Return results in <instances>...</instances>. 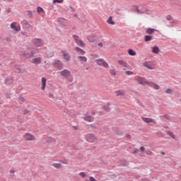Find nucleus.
<instances>
[{
  "instance_id": "nucleus-1",
  "label": "nucleus",
  "mask_w": 181,
  "mask_h": 181,
  "mask_svg": "<svg viewBox=\"0 0 181 181\" xmlns=\"http://www.w3.org/2000/svg\"><path fill=\"white\" fill-rule=\"evenodd\" d=\"M37 50V49H36L35 47L28 48L27 50H25L23 53V57H25V59H33V57H34L35 54H36Z\"/></svg>"
},
{
  "instance_id": "nucleus-2",
  "label": "nucleus",
  "mask_w": 181,
  "mask_h": 181,
  "mask_svg": "<svg viewBox=\"0 0 181 181\" xmlns=\"http://www.w3.org/2000/svg\"><path fill=\"white\" fill-rule=\"evenodd\" d=\"M60 76L66 78L69 83L73 82V78H71V72L69 69H63L59 72Z\"/></svg>"
},
{
  "instance_id": "nucleus-3",
  "label": "nucleus",
  "mask_w": 181,
  "mask_h": 181,
  "mask_svg": "<svg viewBox=\"0 0 181 181\" xmlns=\"http://www.w3.org/2000/svg\"><path fill=\"white\" fill-rule=\"evenodd\" d=\"M21 25L23 26V29H24V30H27L28 32H30V30L33 29L32 25H30V24H29V22H28V21L26 20H23L21 21Z\"/></svg>"
},
{
  "instance_id": "nucleus-4",
  "label": "nucleus",
  "mask_w": 181,
  "mask_h": 181,
  "mask_svg": "<svg viewBox=\"0 0 181 181\" xmlns=\"http://www.w3.org/2000/svg\"><path fill=\"white\" fill-rule=\"evenodd\" d=\"M136 81L140 84V86H145V84H147V86H149L151 83V81H147L145 79V78H142L141 76H137L136 77Z\"/></svg>"
},
{
  "instance_id": "nucleus-5",
  "label": "nucleus",
  "mask_w": 181,
  "mask_h": 181,
  "mask_svg": "<svg viewBox=\"0 0 181 181\" xmlns=\"http://www.w3.org/2000/svg\"><path fill=\"white\" fill-rule=\"evenodd\" d=\"M86 139L87 142L94 143L97 141V136L93 134H88L86 135Z\"/></svg>"
},
{
  "instance_id": "nucleus-6",
  "label": "nucleus",
  "mask_w": 181,
  "mask_h": 181,
  "mask_svg": "<svg viewBox=\"0 0 181 181\" xmlns=\"http://www.w3.org/2000/svg\"><path fill=\"white\" fill-rule=\"evenodd\" d=\"M33 43L35 47H42L45 45L43 40L40 38H35L33 40Z\"/></svg>"
},
{
  "instance_id": "nucleus-7",
  "label": "nucleus",
  "mask_w": 181,
  "mask_h": 181,
  "mask_svg": "<svg viewBox=\"0 0 181 181\" xmlns=\"http://www.w3.org/2000/svg\"><path fill=\"white\" fill-rule=\"evenodd\" d=\"M73 37L78 46H81V47H84L86 46V44L83 42V40L80 39V37L77 35H73Z\"/></svg>"
},
{
  "instance_id": "nucleus-8",
  "label": "nucleus",
  "mask_w": 181,
  "mask_h": 181,
  "mask_svg": "<svg viewBox=\"0 0 181 181\" xmlns=\"http://www.w3.org/2000/svg\"><path fill=\"white\" fill-rule=\"evenodd\" d=\"M11 29L14 30L16 33H18V32H21V25H18V23H12L10 25Z\"/></svg>"
},
{
  "instance_id": "nucleus-9",
  "label": "nucleus",
  "mask_w": 181,
  "mask_h": 181,
  "mask_svg": "<svg viewBox=\"0 0 181 181\" xmlns=\"http://www.w3.org/2000/svg\"><path fill=\"white\" fill-rule=\"evenodd\" d=\"M95 62L97 64H98V66H103L105 69H107V67H109L108 63H107V62H105L103 59H96Z\"/></svg>"
},
{
  "instance_id": "nucleus-10",
  "label": "nucleus",
  "mask_w": 181,
  "mask_h": 181,
  "mask_svg": "<svg viewBox=\"0 0 181 181\" xmlns=\"http://www.w3.org/2000/svg\"><path fill=\"white\" fill-rule=\"evenodd\" d=\"M61 54L63 56V59L66 62H70V59H71L70 54L69 52H67V51L62 50V51H61Z\"/></svg>"
},
{
  "instance_id": "nucleus-11",
  "label": "nucleus",
  "mask_w": 181,
  "mask_h": 181,
  "mask_svg": "<svg viewBox=\"0 0 181 181\" xmlns=\"http://www.w3.org/2000/svg\"><path fill=\"white\" fill-rule=\"evenodd\" d=\"M24 139H25V141H35V139H36V138L33 134H31L30 133H26L24 135Z\"/></svg>"
},
{
  "instance_id": "nucleus-12",
  "label": "nucleus",
  "mask_w": 181,
  "mask_h": 181,
  "mask_svg": "<svg viewBox=\"0 0 181 181\" xmlns=\"http://www.w3.org/2000/svg\"><path fill=\"white\" fill-rule=\"evenodd\" d=\"M83 119L86 121V122H93L94 121V117L89 115L88 114L84 115Z\"/></svg>"
},
{
  "instance_id": "nucleus-13",
  "label": "nucleus",
  "mask_w": 181,
  "mask_h": 181,
  "mask_svg": "<svg viewBox=\"0 0 181 181\" xmlns=\"http://www.w3.org/2000/svg\"><path fill=\"white\" fill-rule=\"evenodd\" d=\"M142 121H144V122H146V124H151V122L152 124H156V121H155V119H152V118H149V117H141Z\"/></svg>"
},
{
  "instance_id": "nucleus-14",
  "label": "nucleus",
  "mask_w": 181,
  "mask_h": 181,
  "mask_svg": "<svg viewBox=\"0 0 181 181\" xmlns=\"http://www.w3.org/2000/svg\"><path fill=\"white\" fill-rule=\"evenodd\" d=\"M53 65L56 69H58V70H62L63 69V64L60 61H57Z\"/></svg>"
},
{
  "instance_id": "nucleus-15",
  "label": "nucleus",
  "mask_w": 181,
  "mask_h": 181,
  "mask_svg": "<svg viewBox=\"0 0 181 181\" xmlns=\"http://www.w3.org/2000/svg\"><path fill=\"white\" fill-rule=\"evenodd\" d=\"M115 93L117 97H124V95L125 94L124 90H116Z\"/></svg>"
},
{
  "instance_id": "nucleus-16",
  "label": "nucleus",
  "mask_w": 181,
  "mask_h": 181,
  "mask_svg": "<svg viewBox=\"0 0 181 181\" xmlns=\"http://www.w3.org/2000/svg\"><path fill=\"white\" fill-rule=\"evenodd\" d=\"M41 90H42V91H45V89L46 88V78L42 77L41 79Z\"/></svg>"
},
{
  "instance_id": "nucleus-17",
  "label": "nucleus",
  "mask_w": 181,
  "mask_h": 181,
  "mask_svg": "<svg viewBox=\"0 0 181 181\" xmlns=\"http://www.w3.org/2000/svg\"><path fill=\"white\" fill-rule=\"evenodd\" d=\"M32 63L36 65L40 64V63H42V59L40 57L34 58L32 59Z\"/></svg>"
},
{
  "instance_id": "nucleus-18",
  "label": "nucleus",
  "mask_w": 181,
  "mask_h": 181,
  "mask_svg": "<svg viewBox=\"0 0 181 181\" xmlns=\"http://www.w3.org/2000/svg\"><path fill=\"white\" fill-rule=\"evenodd\" d=\"M54 142V139L53 138H47L44 141L45 145H50V144Z\"/></svg>"
},
{
  "instance_id": "nucleus-19",
  "label": "nucleus",
  "mask_w": 181,
  "mask_h": 181,
  "mask_svg": "<svg viewBox=\"0 0 181 181\" xmlns=\"http://www.w3.org/2000/svg\"><path fill=\"white\" fill-rule=\"evenodd\" d=\"M77 59L78 60V62H80V63H87V57H86L78 56L77 57Z\"/></svg>"
},
{
  "instance_id": "nucleus-20",
  "label": "nucleus",
  "mask_w": 181,
  "mask_h": 181,
  "mask_svg": "<svg viewBox=\"0 0 181 181\" xmlns=\"http://www.w3.org/2000/svg\"><path fill=\"white\" fill-rule=\"evenodd\" d=\"M117 63H118V64H119L120 66H122L123 67L128 68V64L124 60L119 59L117 62Z\"/></svg>"
},
{
  "instance_id": "nucleus-21",
  "label": "nucleus",
  "mask_w": 181,
  "mask_h": 181,
  "mask_svg": "<svg viewBox=\"0 0 181 181\" xmlns=\"http://www.w3.org/2000/svg\"><path fill=\"white\" fill-rule=\"evenodd\" d=\"M151 84H148V86H150L151 87H153V88H155V90H159V88H160V86H159V85L153 83V82H151Z\"/></svg>"
},
{
  "instance_id": "nucleus-22",
  "label": "nucleus",
  "mask_w": 181,
  "mask_h": 181,
  "mask_svg": "<svg viewBox=\"0 0 181 181\" xmlns=\"http://www.w3.org/2000/svg\"><path fill=\"white\" fill-rule=\"evenodd\" d=\"M103 110L106 112H110L111 108H110V103H107L105 106H103Z\"/></svg>"
},
{
  "instance_id": "nucleus-23",
  "label": "nucleus",
  "mask_w": 181,
  "mask_h": 181,
  "mask_svg": "<svg viewBox=\"0 0 181 181\" xmlns=\"http://www.w3.org/2000/svg\"><path fill=\"white\" fill-rule=\"evenodd\" d=\"M47 95L50 99V101H56V97H54L53 93H47Z\"/></svg>"
},
{
  "instance_id": "nucleus-24",
  "label": "nucleus",
  "mask_w": 181,
  "mask_h": 181,
  "mask_svg": "<svg viewBox=\"0 0 181 181\" xmlns=\"http://www.w3.org/2000/svg\"><path fill=\"white\" fill-rule=\"evenodd\" d=\"M156 30L153 28H147L146 30V33H147V35H152V33H154Z\"/></svg>"
},
{
  "instance_id": "nucleus-25",
  "label": "nucleus",
  "mask_w": 181,
  "mask_h": 181,
  "mask_svg": "<svg viewBox=\"0 0 181 181\" xmlns=\"http://www.w3.org/2000/svg\"><path fill=\"white\" fill-rule=\"evenodd\" d=\"M153 39V36L152 35H146L144 37L145 42H151Z\"/></svg>"
},
{
  "instance_id": "nucleus-26",
  "label": "nucleus",
  "mask_w": 181,
  "mask_h": 181,
  "mask_svg": "<svg viewBox=\"0 0 181 181\" xmlns=\"http://www.w3.org/2000/svg\"><path fill=\"white\" fill-rule=\"evenodd\" d=\"M107 23L109 25H115V22L112 21V16H110L107 21Z\"/></svg>"
},
{
  "instance_id": "nucleus-27",
  "label": "nucleus",
  "mask_w": 181,
  "mask_h": 181,
  "mask_svg": "<svg viewBox=\"0 0 181 181\" xmlns=\"http://www.w3.org/2000/svg\"><path fill=\"white\" fill-rule=\"evenodd\" d=\"M74 50H76V52H79V53L82 54H86V51L83 49H81L80 47H76L74 48Z\"/></svg>"
},
{
  "instance_id": "nucleus-28",
  "label": "nucleus",
  "mask_w": 181,
  "mask_h": 181,
  "mask_svg": "<svg viewBox=\"0 0 181 181\" xmlns=\"http://www.w3.org/2000/svg\"><path fill=\"white\" fill-rule=\"evenodd\" d=\"M159 52H160L159 47H153L152 48V53H154L155 54H158V53H159Z\"/></svg>"
},
{
  "instance_id": "nucleus-29",
  "label": "nucleus",
  "mask_w": 181,
  "mask_h": 181,
  "mask_svg": "<svg viewBox=\"0 0 181 181\" xmlns=\"http://www.w3.org/2000/svg\"><path fill=\"white\" fill-rule=\"evenodd\" d=\"M143 65L144 66V67H146V69H148L149 70H153V68H152V66L149 64L148 62H146L143 64Z\"/></svg>"
},
{
  "instance_id": "nucleus-30",
  "label": "nucleus",
  "mask_w": 181,
  "mask_h": 181,
  "mask_svg": "<svg viewBox=\"0 0 181 181\" xmlns=\"http://www.w3.org/2000/svg\"><path fill=\"white\" fill-rule=\"evenodd\" d=\"M129 56H136V52L134 51L132 49L128 50Z\"/></svg>"
},
{
  "instance_id": "nucleus-31",
  "label": "nucleus",
  "mask_w": 181,
  "mask_h": 181,
  "mask_svg": "<svg viewBox=\"0 0 181 181\" xmlns=\"http://www.w3.org/2000/svg\"><path fill=\"white\" fill-rule=\"evenodd\" d=\"M52 166L55 168V169H62V163H53Z\"/></svg>"
},
{
  "instance_id": "nucleus-32",
  "label": "nucleus",
  "mask_w": 181,
  "mask_h": 181,
  "mask_svg": "<svg viewBox=\"0 0 181 181\" xmlns=\"http://www.w3.org/2000/svg\"><path fill=\"white\" fill-rule=\"evenodd\" d=\"M65 118L68 122H71V121H73V117H71V116H70V115H66L65 116Z\"/></svg>"
},
{
  "instance_id": "nucleus-33",
  "label": "nucleus",
  "mask_w": 181,
  "mask_h": 181,
  "mask_svg": "<svg viewBox=\"0 0 181 181\" xmlns=\"http://www.w3.org/2000/svg\"><path fill=\"white\" fill-rule=\"evenodd\" d=\"M13 83V79L12 78H7L5 81V84H12Z\"/></svg>"
},
{
  "instance_id": "nucleus-34",
  "label": "nucleus",
  "mask_w": 181,
  "mask_h": 181,
  "mask_svg": "<svg viewBox=\"0 0 181 181\" xmlns=\"http://www.w3.org/2000/svg\"><path fill=\"white\" fill-rule=\"evenodd\" d=\"M166 94H173V90L172 88H168L167 90L165 91Z\"/></svg>"
},
{
  "instance_id": "nucleus-35",
  "label": "nucleus",
  "mask_w": 181,
  "mask_h": 181,
  "mask_svg": "<svg viewBox=\"0 0 181 181\" xmlns=\"http://www.w3.org/2000/svg\"><path fill=\"white\" fill-rule=\"evenodd\" d=\"M167 134L169 135V136H171V138H173V139H175V134H173V132L168 131Z\"/></svg>"
},
{
  "instance_id": "nucleus-36",
  "label": "nucleus",
  "mask_w": 181,
  "mask_h": 181,
  "mask_svg": "<svg viewBox=\"0 0 181 181\" xmlns=\"http://www.w3.org/2000/svg\"><path fill=\"white\" fill-rule=\"evenodd\" d=\"M136 12L139 14L141 13H145V9L144 8H141V9H139V8H136Z\"/></svg>"
},
{
  "instance_id": "nucleus-37",
  "label": "nucleus",
  "mask_w": 181,
  "mask_h": 181,
  "mask_svg": "<svg viewBox=\"0 0 181 181\" xmlns=\"http://www.w3.org/2000/svg\"><path fill=\"white\" fill-rule=\"evenodd\" d=\"M25 13L28 18H32V16H33V13L30 11H26Z\"/></svg>"
},
{
  "instance_id": "nucleus-38",
  "label": "nucleus",
  "mask_w": 181,
  "mask_h": 181,
  "mask_svg": "<svg viewBox=\"0 0 181 181\" xmlns=\"http://www.w3.org/2000/svg\"><path fill=\"white\" fill-rule=\"evenodd\" d=\"M163 117L165 118V119H167L168 121H170L172 119V117H170V116L168 115H164Z\"/></svg>"
},
{
  "instance_id": "nucleus-39",
  "label": "nucleus",
  "mask_w": 181,
  "mask_h": 181,
  "mask_svg": "<svg viewBox=\"0 0 181 181\" xmlns=\"http://www.w3.org/2000/svg\"><path fill=\"white\" fill-rule=\"evenodd\" d=\"M110 73L112 76H117V72H115L114 69H110Z\"/></svg>"
},
{
  "instance_id": "nucleus-40",
  "label": "nucleus",
  "mask_w": 181,
  "mask_h": 181,
  "mask_svg": "<svg viewBox=\"0 0 181 181\" xmlns=\"http://www.w3.org/2000/svg\"><path fill=\"white\" fill-rule=\"evenodd\" d=\"M37 12L40 13V12H43V8L42 7H37Z\"/></svg>"
},
{
  "instance_id": "nucleus-41",
  "label": "nucleus",
  "mask_w": 181,
  "mask_h": 181,
  "mask_svg": "<svg viewBox=\"0 0 181 181\" xmlns=\"http://www.w3.org/2000/svg\"><path fill=\"white\" fill-rule=\"evenodd\" d=\"M79 176H81V177H86V173H84V172H81L80 173H79Z\"/></svg>"
},
{
  "instance_id": "nucleus-42",
  "label": "nucleus",
  "mask_w": 181,
  "mask_h": 181,
  "mask_svg": "<svg viewBox=\"0 0 181 181\" xmlns=\"http://www.w3.org/2000/svg\"><path fill=\"white\" fill-rule=\"evenodd\" d=\"M125 74H127V76H131V74H134V72L131 71H127L125 72Z\"/></svg>"
},
{
  "instance_id": "nucleus-43",
  "label": "nucleus",
  "mask_w": 181,
  "mask_h": 181,
  "mask_svg": "<svg viewBox=\"0 0 181 181\" xmlns=\"http://www.w3.org/2000/svg\"><path fill=\"white\" fill-rule=\"evenodd\" d=\"M29 112H30V110H25L23 111V114L24 115H26L27 114H29Z\"/></svg>"
},
{
  "instance_id": "nucleus-44",
  "label": "nucleus",
  "mask_w": 181,
  "mask_h": 181,
  "mask_svg": "<svg viewBox=\"0 0 181 181\" xmlns=\"http://www.w3.org/2000/svg\"><path fill=\"white\" fill-rule=\"evenodd\" d=\"M56 2H58V4H62L63 0H53V4H56Z\"/></svg>"
},
{
  "instance_id": "nucleus-45",
  "label": "nucleus",
  "mask_w": 181,
  "mask_h": 181,
  "mask_svg": "<svg viewBox=\"0 0 181 181\" xmlns=\"http://www.w3.org/2000/svg\"><path fill=\"white\" fill-rule=\"evenodd\" d=\"M18 99L20 100V101H21V103H25V98L20 96Z\"/></svg>"
},
{
  "instance_id": "nucleus-46",
  "label": "nucleus",
  "mask_w": 181,
  "mask_h": 181,
  "mask_svg": "<svg viewBox=\"0 0 181 181\" xmlns=\"http://www.w3.org/2000/svg\"><path fill=\"white\" fill-rule=\"evenodd\" d=\"M17 70H18V73H23V70H22V69H21V67H18Z\"/></svg>"
},
{
  "instance_id": "nucleus-47",
  "label": "nucleus",
  "mask_w": 181,
  "mask_h": 181,
  "mask_svg": "<svg viewBox=\"0 0 181 181\" xmlns=\"http://www.w3.org/2000/svg\"><path fill=\"white\" fill-rule=\"evenodd\" d=\"M22 35H23V36H26V37H29V35H28V33H26V32H23V33H22Z\"/></svg>"
},
{
  "instance_id": "nucleus-48",
  "label": "nucleus",
  "mask_w": 181,
  "mask_h": 181,
  "mask_svg": "<svg viewBox=\"0 0 181 181\" xmlns=\"http://www.w3.org/2000/svg\"><path fill=\"white\" fill-rule=\"evenodd\" d=\"M72 128L74 131H78V126H73Z\"/></svg>"
},
{
  "instance_id": "nucleus-49",
  "label": "nucleus",
  "mask_w": 181,
  "mask_h": 181,
  "mask_svg": "<svg viewBox=\"0 0 181 181\" xmlns=\"http://www.w3.org/2000/svg\"><path fill=\"white\" fill-rule=\"evenodd\" d=\"M140 151L144 153V152H145V147L144 146L140 147Z\"/></svg>"
},
{
  "instance_id": "nucleus-50",
  "label": "nucleus",
  "mask_w": 181,
  "mask_h": 181,
  "mask_svg": "<svg viewBox=\"0 0 181 181\" xmlns=\"http://www.w3.org/2000/svg\"><path fill=\"white\" fill-rule=\"evenodd\" d=\"M146 152V155H152V153H152V151H145Z\"/></svg>"
},
{
  "instance_id": "nucleus-51",
  "label": "nucleus",
  "mask_w": 181,
  "mask_h": 181,
  "mask_svg": "<svg viewBox=\"0 0 181 181\" xmlns=\"http://www.w3.org/2000/svg\"><path fill=\"white\" fill-rule=\"evenodd\" d=\"M166 19H167V21H172V16H168L166 17Z\"/></svg>"
},
{
  "instance_id": "nucleus-52",
  "label": "nucleus",
  "mask_w": 181,
  "mask_h": 181,
  "mask_svg": "<svg viewBox=\"0 0 181 181\" xmlns=\"http://www.w3.org/2000/svg\"><path fill=\"white\" fill-rule=\"evenodd\" d=\"M139 152V149L136 148V149L134 150V154H136V153H138Z\"/></svg>"
},
{
  "instance_id": "nucleus-53",
  "label": "nucleus",
  "mask_w": 181,
  "mask_h": 181,
  "mask_svg": "<svg viewBox=\"0 0 181 181\" xmlns=\"http://www.w3.org/2000/svg\"><path fill=\"white\" fill-rule=\"evenodd\" d=\"M90 181H96L93 177H90Z\"/></svg>"
},
{
  "instance_id": "nucleus-54",
  "label": "nucleus",
  "mask_w": 181,
  "mask_h": 181,
  "mask_svg": "<svg viewBox=\"0 0 181 181\" xmlns=\"http://www.w3.org/2000/svg\"><path fill=\"white\" fill-rule=\"evenodd\" d=\"M126 138H127V139H131V135L127 134Z\"/></svg>"
},
{
  "instance_id": "nucleus-55",
  "label": "nucleus",
  "mask_w": 181,
  "mask_h": 181,
  "mask_svg": "<svg viewBox=\"0 0 181 181\" xmlns=\"http://www.w3.org/2000/svg\"><path fill=\"white\" fill-rule=\"evenodd\" d=\"M90 128H95V124H90Z\"/></svg>"
},
{
  "instance_id": "nucleus-56",
  "label": "nucleus",
  "mask_w": 181,
  "mask_h": 181,
  "mask_svg": "<svg viewBox=\"0 0 181 181\" xmlns=\"http://www.w3.org/2000/svg\"><path fill=\"white\" fill-rule=\"evenodd\" d=\"M140 181H149V180H148V179L145 178V179H141V180H140Z\"/></svg>"
},
{
  "instance_id": "nucleus-57",
  "label": "nucleus",
  "mask_w": 181,
  "mask_h": 181,
  "mask_svg": "<svg viewBox=\"0 0 181 181\" xmlns=\"http://www.w3.org/2000/svg\"><path fill=\"white\" fill-rule=\"evenodd\" d=\"M98 46H99V47H103V43L101 42L98 43Z\"/></svg>"
},
{
  "instance_id": "nucleus-58",
  "label": "nucleus",
  "mask_w": 181,
  "mask_h": 181,
  "mask_svg": "<svg viewBox=\"0 0 181 181\" xmlns=\"http://www.w3.org/2000/svg\"><path fill=\"white\" fill-rule=\"evenodd\" d=\"M9 12H11V8L7 9V13H9Z\"/></svg>"
},
{
  "instance_id": "nucleus-59",
  "label": "nucleus",
  "mask_w": 181,
  "mask_h": 181,
  "mask_svg": "<svg viewBox=\"0 0 181 181\" xmlns=\"http://www.w3.org/2000/svg\"><path fill=\"white\" fill-rule=\"evenodd\" d=\"M69 8L71 9V11H74V8H73V7H71V6H70Z\"/></svg>"
},
{
  "instance_id": "nucleus-60",
  "label": "nucleus",
  "mask_w": 181,
  "mask_h": 181,
  "mask_svg": "<svg viewBox=\"0 0 181 181\" xmlns=\"http://www.w3.org/2000/svg\"><path fill=\"white\" fill-rule=\"evenodd\" d=\"M11 173H15V170H11Z\"/></svg>"
},
{
  "instance_id": "nucleus-61",
  "label": "nucleus",
  "mask_w": 181,
  "mask_h": 181,
  "mask_svg": "<svg viewBox=\"0 0 181 181\" xmlns=\"http://www.w3.org/2000/svg\"><path fill=\"white\" fill-rule=\"evenodd\" d=\"M92 115H95V112H92Z\"/></svg>"
},
{
  "instance_id": "nucleus-62",
  "label": "nucleus",
  "mask_w": 181,
  "mask_h": 181,
  "mask_svg": "<svg viewBox=\"0 0 181 181\" xmlns=\"http://www.w3.org/2000/svg\"><path fill=\"white\" fill-rule=\"evenodd\" d=\"M161 155H165V152L162 151Z\"/></svg>"
},
{
  "instance_id": "nucleus-63",
  "label": "nucleus",
  "mask_w": 181,
  "mask_h": 181,
  "mask_svg": "<svg viewBox=\"0 0 181 181\" xmlns=\"http://www.w3.org/2000/svg\"><path fill=\"white\" fill-rule=\"evenodd\" d=\"M123 70H124V71H127V68L124 67V68L123 69Z\"/></svg>"
},
{
  "instance_id": "nucleus-64",
  "label": "nucleus",
  "mask_w": 181,
  "mask_h": 181,
  "mask_svg": "<svg viewBox=\"0 0 181 181\" xmlns=\"http://www.w3.org/2000/svg\"><path fill=\"white\" fill-rule=\"evenodd\" d=\"M74 16H75V18H77V14H75Z\"/></svg>"
}]
</instances>
